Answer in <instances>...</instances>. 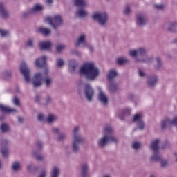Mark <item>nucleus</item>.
Returning <instances> with one entry per match:
<instances>
[{"label":"nucleus","mask_w":177,"mask_h":177,"mask_svg":"<svg viewBox=\"0 0 177 177\" xmlns=\"http://www.w3.org/2000/svg\"><path fill=\"white\" fill-rule=\"evenodd\" d=\"M46 64V57L43 56L41 58L36 59L35 62V66L36 67H45Z\"/></svg>","instance_id":"obj_22"},{"label":"nucleus","mask_w":177,"mask_h":177,"mask_svg":"<svg viewBox=\"0 0 177 177\" xmlns=\"http://www.w3.org/2000/svg\"><path fill=\"white\" fill-rule=\"evenodd\" d=\"M129 55L131 57H133L136 62H140V59L138 58L139 56H146V55H147V49H146L145 47H140L137 50H129Z\"/></svg>","instance_id":"obj_7"},{"label":"nucleus","mask_w":177,"mask_h":177,"mask_svg":"<svg viewBox=\"0 0 177 177\" xmlns=\"http://www.w3.org/2000/svg\"><path fill=\"white\" fill-rule=\"evenodd\" d=\"M86 35H80L78 36L77 41L75 43V46H82L83 48H85L88 46V43H86Z\"/></svg>","instance_id":"obj_18"},{"label":"nucleus","mask_w":177,"mask_h":177,"mask_svg":"<svg viewBox=\"0 0 177 177\" xmlns=\"http://www.w3.org/2000/svg\"><path fill=\"white\" fill-rule=\"evenodd\" d=\"M52 131L57 135L56 139L57 142H63V140H65L66 138H67L66 133L60 132V129L57 127L53 128Z\"/></svg>","instance_id":"obj_15"},{"label":"nucleus","mask_w":177,"mask_h":177,"mask_svg":"<svg viewBox=\"0 0 177 177\" xmlns=\"http://www.w3.org/2000/svg\"><path fill=\"white\" fill-rule=\"evenodd\" d=\"M35 101L37 103H39V102H41V97L39 95H36Z\"/></svg>","instance_id":"obj_56"},{"label":"nucleus","mask_w":177,"mask_h":177,"mask_svg":"<svg viewBox=\"0 0 177 177\" xmlns=\"http://www.w3.org/2000/svg\"><path fill=\"white\" fill-rule=\"evenodd\" d=\"M34 169H35L34 165L30 163L27 165V170L28 171V172L32 173Z\"/></svg>","instance_id":"obj_46"},{"label":"nucleus","mask_w":177,"mask_h":177,"mask_svg":"<svg viewBox=\"0 0 177 177\" xmlns=\"http://www.w3.org/2000/svg\"><path fill=\"white\" fill-rule=\"evenodd\" d=\"M88 49H89L90 52H93V47L92 46H89Z\"/></svg>","instance_id":"obj_61"},{"label":"nucleus","mask_w":177,"mask_h":177,"mask_svg":"<svg viewBox=\"0 0 177 177\" xmlns=\"http://www.w3.org/2000/svg\"><path fill=\"white\" fill-rule=\"evenodd\" d=\"M140 62H143L144 63L150 64L153 62V57L145 55V58L143 59H140Z\"/></svg>","instance_id":"obj_37"},{"label":"nucleus","mask_w":177,"mask_h":177,"mask_svg":"<svg viewBox=\"0 0 177 177\" xmlns=\"http://www.w3.org/2000/svg\"><path fill=\"white\" fill-rule=\"evenodd\" d=\"M156 64L155 65V68L156 70H160V68H162V61L160 57H157L156 59Z\"/></svg>","instance_id":"obj_34"},{"label":"nucleus","mask_w":177,"mask_h":177,"mask_svg":"<svg viewBox=\"0 0 177 177\" xmlns=\"http://www.w3.org/2000/svg\"><path fill=\"white\" fill-rule=\"evenodd\" d=\"M73 55H77V56H80V53L78 51H72Z\"/></svg>","instance_id":"obj_59"},{"label":"nucleus","mask_w":177,"mask_h":177,"mask_svg":"<svg viewBox=\"0 0 177 177\" xmlns=\"http://www.w3.org/2000/svg\"><path fill=\"white\" fill-rule=\"evenodd\" d=\"M158 143H160V140L158 139L153 140L151 142L150 149L153 153V156H156V155L160 156V154L158 153V150L160 149V147H158Z\"/></svg>","instance_id":"obj_17"},{"label":"nucleus","mask_w":177,"mask_h":177,"mask_svg":"<svg viewBox=\"0 0 177 177\" xmlns=\"http://www.w3.org/2000/svg\"><path fill=\"white\" fill-rule=\"evenodd\" d=\"M0 34L1 37H6L8 35V31L0 29Z\"/></svg>","instance_id":"obj_51"},{"label":"nucleus","mask_w":177,"mask_h":177,"mask_svg":"<svg viewBox=\"0 0 177 177\" xmlns=\"http://www.w3.org/2000/svg\"><path fill=\"white\" fill-rule=\"evenodd\" d=\"M48 71H45L44 73H37L33 78L32 84L35 88H38L42 85V81L46 88H50L53 84V79L48 77Z\"/></svg>","instance_id":"obj_3"},{"label":"nucleus","mask_w":177,"mask_h":177,"mask_svg":"<svg viewBox=\"0 0 177 177\" xmlns=\"http://www.w3.org/2000/svg\"><path fill=\"white\" fill-rule=\"evenodd\" d=\"M66 49V45L64 44H59L57 46V52L58 53H60L61 52H63Z\"/></svg>","instance_id":"obj_40"},{"label":"nucleus","mask_w":177,"mask_h":177,"mask_svg":"<svg viewBox=\"0 0 177 177\" xmlns=\"http://www.w3.org/2000/svg\"><path fill=\"white\" fill-rule=\"evenodd\" d=\"M39 46L41 50H46L50 48L52 44L50 42H41Z\"/></svg>","instance_id":"obj_31"},{"label":"nucleus","mask_w":177,"mask_h":177,"mask_svg":"<svg viewBox=\"0 0 177 177\" xmlns=\"http://www.w3.org/2000/svg\"><path fill=\"white\" fill-rule=\"evenodd\" d=\"M124 15H129V13H131V6H126L124 10Z\"/></svg>","instance_id":"obj_49"},{"label":"nucleus","mask_w":177,"mask_h":177,"mask_svg":"<svg viewBox=\"0 0 177 177\" xmlns=\"http://www.w3.org/2000/svg\"><path fill=\"white\" fill-rule=\"evenodd\" d=\"M131 147L134 150H138L139 147H140V142H133V144L131 145Z\"/></svg>","instance_id":"obj_43"},{"label":"nucleus","mask_w":177,"mask_h":177,"mask_svg":"<svg viewBox=\"0 0 177 177\" xmlns=\"http://www.w3.org/2000/svg\"><path fill=\"white\" fill-rule=\"evenodd\" d=\"M52 2H53V0H46V3H48V5H50Z\"/></svg>","instance_id":"obj_60"},{"label":"nucleus","mask_w":177,"mask_h":177,"mask_svg":"<svg viewBox=\"0 0 177 177\" xmlns=\"http://www.w3.org/2000/svg\"><path fill=\"white\" fill-rule=\"evenodd\" d=\"M30 15H32V12H31V10H30L29 12H24L23 15H22V16H23V17H28V16H29Z\"/></svg>","instance_id":"obj_52"},{"label":"nucleus","mask_w":177,"mask_h":177,"mask_svg":"<svg viewBox=\"0 0 177 177\" xmlns=\"http://www.w3.org/2000/svg\"><path fill=\"white\" fill-rule=\"evenodd\" d=\"M154 8L158 10H164V8H165V6L162 4H156L154 6Z\"/></svg>","instance_id":"obj_47"},{"label":"nucleus","mask_w":177,"mask_h":177,"mask_svg":"<svg viewBox=\"0 0 177 177\" xmlns=\"http://www.w3.org/2000/svg\"><path fill=\"white\" fill-rule=\"evenodd\" d=\"M21 73L24 77L26 82H30L31 81V77H30V68L27 66L26 62H22L20 67Z\"/></svg>","instance_id":"obj_10"},{"label":"nucleus","mask_w":177,"mask_h":177,"mask_svg":"<svg viewBox=\"0 0 177 177\" xmlns=\"http://www.w3.org/2000/svg\"><path fill=\"white\" fill-rule=\"evenodd\" d=\"M129 99H130V100H133V99H135V95L133 93H130L129 95Z\"/></svg>","instance_id":"obj_58"},{"label":"nucleus","mask_w":177,"mask_h":177,"mask_svg":"<svg viewBox=\"0 0 177 177\" xmlns=\"http://www.w3.org/2000/svg\"><path fill=\"white\" fill-rule=\"evenodd\" d=\"M118 138L114 136L113 127L110 125H105L104 127L103 136L98 140L97 145L101 147H106L109 143H118Z\"/></svg>","instance_id":"obj_2"},{"label":"nucleus","mask_w":177,"mask_h":177,"mask_svg":"<svg viewBox=\"0 0 177 177\" xmlns=\"http://www.w3.org/2000/svg\"><path fill=\"white\" fill-rule=\"evenodd\" d=\"M37 120L39 121H44V120H45V115H44L42 113H39L37 115Z\"/></svg>","instance_id":"obj_50"},{"label":"nucleus","mask_w":177,"mask_h":177,"mask_svg":"<svg viewBox=\"0 0 177 177\" xmlns=\"http://www.w3.org/2000/svg\"><path fill=\"white\" fill-rule=\"evenodd\" d=\"M118 89V86L114 83H112L109 86V91L110 92H115Z\"/></svg>","instance_id":"obj_39"},{"label":"nucleus","mask_w":177,"mask_h":177,"mask_svg":"<svg viewBox=\"0 0 177 177\" xmlns=\"http://www.w3.org/2000/svg\"><path fill=\"white\" fill-rule=\"evenodd\" d=\"M46 21L48 23V24L51 25L54 30H56L59 26H62V16L57 15L51 18L48 17L46 19Z\"/></svg>","instance_id":"obj_8"},{"label":"nucleus","mask_w":177,"mask_h":177,"mask_svg":"<svg viewBox=\"0 0 177 177\" xmlns=\"http://www.w3.org/2000/svg\"><path fill=\"white\" fill-rule=\"evenodd\" d=\"M118 64H125V63H128V59L125 57H120L116 59Z\"/></svg>","instance_id":"obj_38"},{"label":"nucleus","mask_w":177,"mask_h":177,"mask_svg":"<svg viewBox=\"0 0 177 177\" xmlns=\"http://www.w3.org/2000/svg\"><path fill=\"white\" fill-rule=\"evenodd\" d=\"M133 122L137 124L138 129L141 131L145 129V122H143L142 115L141 113H136L133 117Z\"/></svg>","instance_id":"obj_11"},{"label":"nucleus","mask_w":177,"mask_h":177,"mask_svg":"<svg viewBox=\"0 0 177 177\" xmlns=\"http://www.w3.org/2000/svg\"><path fill=\"white\" fill-rule=\"evenodd\" d=\"M42 142L38 140L35 143V148L32 152V157H35L37 161H44L45 156L41 153V149H42Z\"/></svg>","instance_id":"obj_6"},{"label":"nucleus","mask_w":177,"mask_h":177,"mask_svg":"<svg viewBox=\"0 0 177 177\" xmlns=\"http://www.w3.org/2000/svg\"><path fill=\"white\" fill-rule=\"evenodd\" d=\"M174 156L175 157V161H176V162H177V153H176V152L174 153Z\"/></svg>","instance_id":"obj_62"},{"label":"nucleus","mask_w":177,"mask_h":177,"mask_svg":"<svg viewBox=\"0 0 177 177\" xmlns=\"http://www.w3.org/2000/svg\"><path fill=\"white\" fill-rule=\"evenodd\" d=\"M84 142H85V138L80 134V127H75L73 130L71 142V149L73 151H74V153H78V151H80V145H82Z\"/></svg>","instance_id":"obj_4"},{"label":"nucleus","mask_w":177,"mask_h":177,"mask_svg":"<svg viewBox=\"0 0 177 177\" xmlns=\"http://www.w3.org/2000/svg\"><path fill=\"white\" fill-rule=\"evenodd\" d=\"M38 32L43 34V35H49L50 34V29L41 27L38 29Z\"/></svg>","instance_id":"obj_33"},{"label":"nucleus","mask_w":177,"mask_h":177,"mask_svg":"<svg viewBox=\"0 0 177 177\" xmlns=\"http://www.w3.org/2000/svg\"><path fill=\"white\" fill-rule=\"evenodd\" d=\"M138 75H139L140 77H145V75H146V74L145 73V72H144L143 71L140 70V71H138Z\"/></svg>","instance_id":"obj_55"},{"label":"nucleus","mask_w":177,"mask_h":177,"mask_svg":"<svg viewBox=\"0 0 177 177\" xmlns=\"http://www.w3.org/2000/svg\"><path fill=\"white\" fill-rule=\"evenodd\" d=\"M173 43L177 44V39H173Z\"/></svg>","instance_id":"obj_64"},{"label":"nucleus","mask_w":177,"mask_h":177,"mask_svg":"<svg viewBox=\"0 0 177 177\" xmlns=\"http://www.w3.org/2000/svg\"><path fill=\"white\" fill-rule=\"evenodd\" d=\"M131 110L129 108H126L122 111L123 115H131Z\"/></svg>","instance_id":"obj_44"},{"label":"nucleus","mask_w":177,"mask_h":177,"mask_svg":"<svg viewBox=\"0 0 177 177\" xmlns=\"http://www.w3.org/2000/svg\"><path fill=\"white\" fill-rule=\"evenodd\" d=\"M62 170L59 166H53L51 169L50 177H59Z\"/></svg>","instance_id":"obj_21"},{"label":"nucleus","mask_w":177,"mask_h":177,"mask_svg":"<svg viewBox=\"0 0 177 177\" xmlns=\"http://www.w3.org/2000/svg\"><path fill=\"white\" fill-rule=\"evenodd\" d=\"M78 66V64H77V62L75 60H71L70 63V67L69 70L71 73H74L75 71V68Z\"/></svg>","instance_id":"obj_35"},{"label":"nucleus","mask_w":177,"mask_h":177,"mask_svg":"<svg viewBox=\"0 0 177 177\" xmlns=\"http://www.w3.org/2000/svg\"><path fill=\"white\" fill-rule=\"evenodd\" d=\"M26 46L32 48L34 46V39H29L26 41Z\"/></svg>","instance_id":"obj_45"},{"label":"nucleus","mask_w":177,"mask_h":177,"mask_svg":"<svg viewBox=\"0 0 177 177\" xmlns=\"http://www.w3.org/2000/svg\"><path fill=\"white\" fill-rule=\"evenodd\" d=\"M0 16L2 19H8L9 17V12L2 3H0Z\"/></svg>","instance_id":"obj_23"},{"label":"nucleus","mask_w":177,"mask_h":177,"mask_svg":"<svg viewBox=\"0 0 177 177\" xmlns=\"http://www.w3.org/2000/svg\"><path fill=\"white\" fill-rule=\"evenodd\" d=\"M0 129L2 133H8V132H10V127H9V124L3 123L0 126Z\"/></svg>","instance_id":"obj_30"},{"label":"nucleus","mask_w":177,"mask_h":177,"mask_svg":"<svg viewBox=\"0 0 177 177\" xmlns=\"http://www.w3.org/2000/svg\"><path fill=\"white\" fill-rule=\"evenodd\" d=\"M84 97L88 102H92L95 96V90L89 84H84Z\"/></svg>","instance_id":"obj_9"},{"label":"nucleus","mask_w":177,"mask_h":177,"mask_svg":"<svg viewBox=\"0 0 177 177\" xmlns=\"http://www.w3.org/2000/svg\"><path fill=\"white\" fill-rule=\"evenodd\" d=\"M42 10H44V6L36 4L30 9V13L35 15V13H38V12H42Z\"/></svg>","instance_id":"obj_27"},{"label":"nucleus","mask_w":177,"mask_h":177,"mask_svg":"<svg viewBox=\"0 0 177 177\" xmlns=\"http://www.w3.org/2000/svg\"><path fill=\"white\" fill-rule=\"evenodd\" d=\"M76 16L79 17V19H84V17L88 16V11L85 10V8H77Z\"/></svg>","instance_id":"obj_20"},{"label":"nucleus","mask_w":177,"mask_h":177,"mask_svg":"<svg viewBox=\"0 0 177 177\" xmlns=\"http://www.w3.org/2000/svg\"><path fill=\"white\" fill-rule=\"evenodd\" d=\"M37 177H46V171L43 170Z\"/></svg>","instance_id":"obj_53"},{"label":"nucleus","mask_w":177,"mask_h":177,"mask_svg":"<svg viewBox=\"0 0 177 177\" xmlns=\"http://www.w3.org/2000/svg\"><path fill=\"white\" fill-rule=\"evenodd\" d=\"M147 17L142 13L136 15V23L138 27H144L147 24Z\"/></svg>","instance_id":"obj_12"},{"label":"nucleus","mask_w":177,"mask_h":177,"mask_svg":"<svg viewBox=\"0 0 177 177\" xmlns=\"http://www.w3.org/2000/svg\"><path fill=\"white\" fill-rule=\"evenodd\" d=\"M12 103L15 104V106H20V101L19 100V98L16 97H13Z\"/></svg>","instance_id":"obj_48"},{"label":"nucleus","mask_w":177,"mask_h":177,"mask_svg":"<svg viewBox=\"0 0 177 177\" xmlns=\"http://www.w3.org/2000/svg\"><path fill=\"white\" fill-rule=\"evenodd\" d=\"M17 120L20 124H23V122H24V118H23L22 117H18Z\"/></svg>","instance_id":"obj_57"},{"label":"nucleus","mask_w":177,"mask_h":177,"mask_svg":"<svg viewBox=\"0 0 177 177\" xmlns=\"http://www.w3.org/2000/svg\"><path fill=\"white\" fill-rule=\"evenodd\" d=\"M21 168V165H20V162H14L11 166V171H12V172H19Z\"/></svg>","instance_id":"obj_29"},{"label":"nucleus","mask_w":177,"mask_h":177,"mask_svg":"<svg viewBox=\"0 0 177 177\" xmlns=\"http://www.w3.org/2000/svg\"><path fill=\"white\" fill-rule=\"evenodd\" d=\"M158 77L156 75L151 76L147 81V85L149 88H153L157 85Z\"/></svg>","instance_id":"obj_24"},{"label":"nucleus","mask_w":177,"mask_h":177,"mask_svg":"<svg viewBox=\"0 0 177 177\" xmlns=\"http://www.w3.org/2000/svg\"><path fill=\"white\" fill-rule=\"evenodd\" d=\"M3 78L5 80H9L10 77H12V73H10V71H4L2 74Z\"/></svg>","instance_id":"obj_41"},{"label":"nucleus","mask_w":177,"mask_h":177,"mask_svg":"<svg viewBox=\"0 0 177 177\" xmlns=\"http://www.w3.org/2000/svg\"><path fill=\"white\" fill-rule=\"evenodd\" d=\"M88 168H89L88 163H82L81 165L80 174H81L82 176H83V177L86 176V175L88 174Z\"/></svg>","instance_id":"obj_26"},{"label":"nucleus","mask_w":177,"mask_h":177,"mask_svg":"<svg viewBox=\"0 0 177 177\" xmlns=\"http://www.w3.org/2000/svg\"><path fill=\"white\" fill-rule=\"evenodd\" d=\"M80 73L88 81H95L99 77L100 71L95 63L87 62L80 68Z\"/></svg>","instance_id":"obj_1"},{"label":"nucleus","mask_w":177,"mask_h":177,"mask_svg":"<svg viewBox=\"0 0 177 177\" xmlns=\"http://www.w3.org/2000/svg\"><path fill=\"white\" fill-rule=\"evenodd\" d=\"M75 6H77V9L80 8H86L88 6V2L86 0H74Z\"/></svg>","instance_id":"obj_25"},{"label":"nucleus","mask_w":177,"mask_h":177,"mask_svg":"<svg viewBox=\"0 0 177 177\" xmlns=\"http://www.w3.org/2000/svg\"><path fill=\"white\" fill-rule=\"evenodd\" d=\"M8 145H9V141L5 139L1 142V148L0 149V152L4 157H8L9 156V149L8 148Z\"/></svg>","instance_id":"obj_16"},{"label":"nucleus","mask_w":177,"mask_h":177,"mask_svg":"<svg viewBox=\"0 0 177 177\" xmlns=\"http://www.w3.org/2000/svg\"><path fill=\"white\" fill-rule=\"evenodd\" d=\"M149 177H158V176L156 174H152L149 175Z\"/></svg>","instance_id":"obj_63"},{"label":"nucleus","mask_w":177,"mask_h":177,"mask_svg":"<svg viewBox=\"0 0 177 177\" xmlns=\"http://www.w3.org/2000/svg\"><path fill=\"white\" fill-rule=\"evenodd\" d=\"M56 66L58 68L63 67V66H64V61L60 58L57 59Z\"/></svg>","instance_id":"obj_42"},{"label":"nucleus","mask_w":177,"mask_h":177,"mask_svg":"<svg viewBox=\"0 0 177 177\" xmlns=\"http://www.w3.org/2000/svg\"><path fill=\"white\" fill-rule=\"evenodd\" d=\"M115 77H117V71L114 69L110 70L107 75L108 80L111 81V80H113Z\"/></svg>","instance_id":"obj_32"},{"label":"nucleus","mask_w":177,"mask_h":177,"mask_svg":"<svg viewBox=\"0 0 177 177\" xmlns=\"http://www.w3.org/2000/svg\"><path fill=\"white\" fill-rule=\"evenodd\" d=\"M98 100L103 104V106H106L109 104V98L107 97V95L104 92H103V90H102V88L98 87Z\"/></svg>","instance_id":"obj_14"},{"label":"nucleus","mask_w":177,"mask_h":177,"mask_svg":"<svg viewBox=\"0 0 177 177\" xmlns=\"http://www.w3.org/2000/svg\"><path fill=\"white\" fill-rule=\"evenodd\" d=\"M93 20H96L102 27H104L109 21V15L106 12H95L92 16Z\"/></svg>","instance_id":"obj_5"},{"label":"nucleus","mask_w":177,"mask_h":177,"mask_svg":"<svg viewBox=\"0 0 177 177\" xmlns=\"http://www.w3.org/2000/svg\"><path fill=\"white\" fill-rule=\"evenodd\" d=\"M165 27H166L167 30L168 31H170V32H176L177 31V22L173 21V22H167L165 24Z\"/></svg>","instance_id":"obj_19"},{"label":"nucleus","mask_w":177,"mask_h":177,"mask_svg":"<svg viewBox=\"0 0 177 177\" xmlns=\"http://www.w3.org/2000/svg\"><path fill=\"white\" fill-rule=\"evenodd\" d=\"M57 118H56V115H49L47 117L46 119V122H48V124H52V122H55V121H56Z\"/></svg>","instance_id":"obj_36"},{"label":"nucleus","mask_w":177,"mask_h":177,"mask_svg":"<svg viewBox=\"0 0 177 177\" xmlns=\"http://www.w3.org/2000/svg\"><path fill=\"white\" fill-rule=\"evenodd\" d=\"M46 104H49L50 102H52V98H50L49 96L46 97Z\"/></svg>","instance_id":"obj_54"},{"label":"nucleus","mask_w":177,"mask_h":177,"mask_svg":"<svg viewBox=\"0 0 177 177\" xmlns=\"http://www.w3.org/2000/svg\"><path fill=\"white\" fill-rule=\"evenodd\" d=\"M151 161H158L162 168H167L169 165L167 160L162 159V156L160 155H152L151 157Z\"/></svg>","instance_id":"obj_13"},{"label":"nucleus","mask_w":177,"mask_h":177,"mask_svg":"<svg viewBox=\"0 0 177 177\" xmlns=\"http://www.w3.org/2000/svg\"><path fill=\"white\" fill-rule=\"evenodd\" d=\"M0 110L2 113H17L16 109L3 105H0Z\"/></svg>","instance_id":"obj_28"}]
</instances>
